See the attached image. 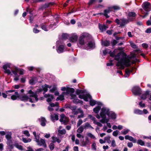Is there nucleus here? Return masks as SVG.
Instances as JSON below:
<instances>
[{"instance_id": "nucleus-6", "label": "nucleus", "mask_w": 151, "mask_h": 151, "mask_svg": "<svg viewBox=\"0 0 151 151\" xmlns=\"http://www.w3.org/2000/svg\"><path fill=\"white\" fill-rule=\"evenodd\" d=\"M143 9L146 12H148L151 10V6L150 3L148 2H145L142 5Z\"/></svg>"}, {"instance_id": "nucleus-20", "label": "nucleus", "mask_w": 151, "mask_h": 151, "mask_svg": "<svg viewBox=\"0 0 151 151\" xmlns=\"http://www.w3.org/2000/svg\"><path fill=\"white\" fill-rule=\"evenodd\" d=\"M150 91H146L145 93L142 94L141 96V99L143 100H145L147 96L149 95Z\"/></svg>"}, {"instance_id": "nucleus-55", "label": "nucleus", "mask_w": 151, "mask_h": 151, "mask_svg": "<svg viewBox=\"0 0 151 151\" xmlns=\"http://www.w3.org/2000/svg\"><path fill=\"white\" fill-rule=\"evenodd\" d=\"M134 113H143L142 111L139 109H135L134 110Z\"/></svg>"}, {"instance_id": "nucleus-17", "label": "nucleus", "mask_w": 151, "mask_h": 151, "mask_svg": "<svg viewBox=\"0 0 151 151\" xmlns=\"http://www.w3.org/2000/svg\"><path fill=\"white\" fill-rule=\"evenodd\" d=\"M12 133L11 132H9L7 134H6L5 137L6 139H7V142H8V143H12V141L11 139L12 137Z\"/></svg>"}, {"instance_id": "nucleus-53", "label": "nucleus", "mask_w": 151, "mask_h": 151, "mask_svg": "<svg viewBox=\"0 0 151 151\" xmlns=\"http://www.w3.org/2000/svg\"><path fill=\"white\" fill-rule=\"evenodd\" d=\"M87 135L91 139H96V138L95 136L91 133H88L87 134Z\"/></svg>"}, {"instance_id": "nucleus-37", "label": "nucleus", "mask_w": 151, "mask_h": 151, "mask_svg": "<svg viewBox=\"0 0 151 151\" xmlns=\"http://www.w3.org/2000/svg\"><path fill=\"white\" fill-rule=\"evenodd\" d=\"M14 146L18 148L19 150H23V148L22 146L19 145L18 144H15L14 145Z\"/></svg>"}, {"instance_id": "nucleus-14", "label": "nucleus", "mask_w": 151, "mask_h": 151, "mask_svg": "<svg viewBox=\"0 0 151 151\" xmlns=\"http://www.w3.org/2000/svg\"><path fill=\"white\" fill-rule=\"evenodd\" d=\"M65 49V46L63 45H60L57 49V52L58 53H61L64 52Z\"/></svg>"}, {"instance_id": "nucleus-61", "label": "nucleus", "mask_w": 151, "mask_h": 151, "mask_svg": "<svg viewBox=\"0 0 151 151\" xmlns=\"http://www.w3.org/2000/svg\"><path fill=\"white\" fill-rule=\"evenodd\" d=\"M33 32L35 33H39L40 32V31L37 29L36 28H34L33 29Z\"/></svg>"}, {"instance_id": "nucleus-35", "label": "nucleus", "mask_w": 151, "mask_h": 151, "mask_svg": "<svg viewBox=\"0 0 151 151\" xmlns=\"http://www.w3.org/2000/svg\"><path fill=\"white\" fill-rule=\"evenodd\" d=\"M64 99V96L63 95H60L59 97H57L56 99V101L59 100L63 101Z\"/></svg>"}, {"instance_id": "nucleus-47", "label": "nucleus", "mask_w": 151, "mask_h": 151, "mask_svg": "<svg viewBox=\"0 0 151 151\" xmlns=\"http://www.w3.org/2000/svg\"><path fill=\"white\" fill-rule=\"evenodd\" d=\"M59 106L58 105V103H57V108L55 109V110L56 111H60L61 112H63L65 110L63 108L60 109H58Z\"/></svg>"}, {"instance_id": "nucleus-23", "label": "nucleus", "mask_w": 151, "mask_h": 151, "mask_svg": "<svg viewBox=\"0 0 151 151\" xmlns=\"http://www.w3.org/2000/svg\"><path fill=\"white\" fill-rule=\"evenodd\" d=\"M51 119L52 121L58 119V116L56 114H52L51 115Z\"/></svg>"}, {"instance_id": "nucleus-34", "label": "nucleus", "mask_w": 151, "mask_h": 151, "mask_svg": "<svg viewBox=\"0 0 151 151\" xmlns=\"http://www.w3.org/2000/svg\"><path fill=\"white\" fill-rule=\"evenodd\" d=\"M22 141L25 143H28L30 142L32 139L30 138H22Z\"/></svg>"}, {"instance_id": "nucleus-63", "label": "nucleus", "mask_w": 151, "mask_h": 151, "mask_svg": "<svg viewBox=\"0 0 151 151\" xmlns=\"http://www.w3.org/2000/svg\"><path fill=\"white\" fill-rule=\"evenodd\" d=\"M111 146L113 147H114L116 146V142L114 140H113L112 141Z\"/></svg>"}, {"instance_id": "nucleus-2", "label": "nucleus", "mask_w": 151, "mask_h": 151, "mask_svg": "<svg viewBox=\"0 0 151 151\" xmlns=\"http://www.w3.org/2000/svg\"><path fill=\"white\" fill-rule=\"evenodd\" d=\"M86 90L76 89V93L77 95H78V97L80 99H83L85 101H88V99L91 98V96L89 93L83 94L86 93Z\"/></svg>"}, {"instance_id": "nucleus-56", "label": "nucleus", "mask_w": 151, "mask_h": 151, "mask_svg": "<svg viewBox=\"0 0 151 151\" xmlns=\"http://www.w3.org/2000/svg\"><path fill=\"white\" fill-rule=\"evenodd\" d=\"M49 147L50 150H53L54 148V145L53 143H51L49 145Z\"/></svg>"}, {"instance_id": "nucleus-9", "label": "nucleus", "mask_w": 151, "mask_h": 151, "mask_svg": "<svg viewBox=\"0 0 151 151\" xmlns=\"http://www.w3.org/2000/svg\"><path fill=\"white\" fill-rule=\"evenodd\" d=\"M136 16V14L134 12H129L128 14V16L129 17L128 18V19L130 22L133 21L135 19Z\"/></svg>"}, {"instance_id": "nucleus-62", "label": "nucleus", "mask_w": 151, "mask_h": 151, "mask_svg": "<svg viewBox=\"0 0 151 151\" xmlns=\"http://www.w3.org/2000/svg\"><path fill=\"white\" fill-rule=\"evenodd\" d=\"M96 1V0H89V1L88 3V5L90 6L91 5Z\"/></svg>"}, {"instance_id": "nucleus-57", "label": "nucleus", "mask_w": 151, "mask_h": 151, "mask_svg": "<svg viewBox=\"0 0 151 151\" xmlns=\"http://www.w3.org/2000/svg\"><path fill=\"white\" fill-rule=\"evenodd\" d=\"M23 133L27 137H29L30 135L28 131L27 130H25L23 132Z\"/></svg>"}, {"instance_id": "nucleus-43", "label": "nucleus", "mask_w": 151, "mask_h": 151, "mask_svg": "<svg viewBox=\"0 0 151 151\" xmlns=\"http://www.w3.org/2000/svg\"><path fill=\"white\" fill-rule=\"evenodd\" d=\"M19 96H16L15 95H13L11 96V98L12 100H16L17 98H19Z\"/></svg>"}, {"instance_id": "nucleus-29", "label": "nucleus", "mask_w": 151, "mask_h": 151, "mask_svg": "<svg viewBox=\"0 0 151 151\" xmlns=\"http://www.w3.org/2000/svg\"><path fill=\"white\" fill-rule=\"evenodd\" d=\"M52 142L53 143H55L57 142L58 143H59L61 141V140L60 139L57 137H52Z\"/></svg>"}, {"instance_id": "nucleus-11", "label": "nucleus", "mask_w": 151, "mask_h": 151, "mask_svg": "<svg viewBox=\"0 0 151 151\" xmlns=\"http://www.w3.org/2000/svg\"><path fill=\"white\" fill-rule=\"evenodd\" d=\"M37 145L40 146H42L44 147H47V145L45 143V140L42 139H41L40 140H39L38 139L37 140Z\"/></svg>"}, {"instance_id": "nucleus-8", "label": "nucleus", "mask_w": 151, "mask_h": 151, "mask_svg": "<svg viewBox=\"0 0 151 151\" xmlns=\"http://www.w3.org/2000/svg\"><path fill=\"white\" fill-rule=\"evenodd\" d=\"M60 121L61 122H63V124L65 125L68 124L69 122V119L68 118L65 116L63 114H62L61 115Z\"/></svg>"}, {"instance_id": "nucleus-30", "label": "nucleus", "mask_w": 151, "mask_h": 151, "mask_svg": "<svg viewBox=\"0 0 151 151\" xmlns=\"http://www.w3.org/2000/svg\"><path fill=\"white\" fill-rule=\"evenodd\" d=\"M73 102L75 104H83V101H82L76 98L74 100H73Z\"/></svg>"}, {"instance_id": "nucleus-42", "label": "nucleus", "mask_w": 151, "mask_h": 151, "mask_svg": "<svg viewBox=\"0 0 151 151\" xmlns=\"http://www.w3.org/2000/svg\"><path fill=\"white\" fill-rule=\"evenodd\" d=\"M129 131L128 129H125L121 132V134H122L125 135Z\"/></svg>"}, {"instance_id": "nucleus-24", "label": "nucleus", "mask_w": 151, "mask_h": 151, "mask_svg": "<svg viewBox=\"0 0 151 151\" xmlns=\"http://www.w3.org/2000/svg\"><path fill=\"white\" fill-rule=\"evenodd\" d=\"M46 22L42 23L40 24V26L42 29L45 31H47L48 29L47 27V26L46 25Z\"/></svg>"}, {"instance_id": "nucleus-45", "label": "nucleus", "mask_w": 151, "mask_h": 151, "mask_svg": "<svg viewBox=\"0 0 151 151\" xmlns=\"http://www.w3.org/2000/svg\"><path fill=\"white\" fill-rule=\"evenodd\" d=\"M76 108L77 107L76 106H72L70 105L69 109L72 110L73 111V113L75 111V110H76Z\"/></svg>"}, {"instance_id": "nucleus-7", "label": "nucleus", "mask_w": 151, "mask_h": 151, "mask_svg": "<svg viewBox=\"0 0 151 151\" xmlns=\"http://www.w3.org/2000/svg\"><path fill=\"white\" fill-rule=\"evenodd\" d=\"M100 114L115 113L113 111H111L109 108L103 107L101 109Z\"/></svg>"}, {"instance_id": "nucleus-41", "label": "nucleus", "mask_w": 151, "mask_h": 151, "mask_svg": "<svg viewBox=\"0 0 151 151\" xmlns=\"http://www.w3.org/2000/svg\"><path fill=\"white\" fill-rule=\"evenodd\" d=\"M137 143L141 146L145 145V142L141 139H139L137 140Z\"/></svg>"}, {"instance_id": "nucleus-13", "label": "nucleus", "mask_w": 151, "mask_h": 151, "mask_svg": "<svg viewBox=\"0 0 151 151\" xmlns=\"http://www.w3.org/2000/svg\"><path fill=\"white\" fill-rule=\"evenodd\" d=\"M99 28L101 32H103L105 31L106 29L108 28V27L106 26L105 24L102 25L99 23L98 25Z\"/></svg>"}, {"instance_id": "nucleus-36", "label": "nucleus", "mask_w": 151, "mask_h": 151, "mask_svg": "<svg viewBox=\"0 0 151 151\" xmlns=\"http://www.w3.org/2000/svg\"><path fill=\"white\" fill-rule=\"evenodd\" d=\"M26 11L27 12H28L30 14V15H33V14L32 13L33 11V9L29 8H27L26 9Z\"/></svg>"}, {"instance_id": "nucleus-15", "label": "nucleus", "mask_w": 151, "mask_h": 151, "mask_svg": "<svg viewBox=\"0 0 151 151\" xmlns=\"http://www.w3.org/2000/svg\"><path fill=\"white\" fill-rule=\"evenodd\" d=\"M122 22L120 24V27H122L124 26L126 24L129 22V20L124 18H122L121 19Z\"/></svg>"}, {"instance_id": "nucleus-40", "label": "nucleus", "mask_w": 151, "mask_h": 151, "mask_svg": "<svg viewBox=\"0 0 151 151\" xmlns=\"http://www.w3.org/2000/svg\"><path fill=\"white\" fill-rule=\"evenodd\" d=\"M68 37V35L66 33H63L62 35V38L63 39L66 40Z\"/></svg>"}, {"instance_id": "nucleus-50", "label": "nucleus", "mask_w": 151, "mask_h": 151, "mask_svg": "<svg viewBox=\"0 0 151 151\" xmlns=\"http://www.w3.org/2000/svg\"><path fill=\"white\" fill-rule=\"evenodd\" d=\"M111 9H113L114 10H119L120 9V7L117 6H114L112 7H111Z\"/></svg>"}, {"instance_id": "nucleus-60", "label": "nucleus", "mask_w": 151, "mask_h": 151, "mask_svg": "<svg viewBox=\"0 0 151 151\" xmlns=\"http://www.w3.org/2000/svg\"><path fill=\"white\" fill-rule=\"evenodd\" d=\"M4 72L5 73L7 74L8 75H12V74H11V72L10 70L9 69H7L6 70H4Z\"/></svg>"}, {"instance_id": "nucleus-59", "label": "nucleus", "mask_w": 151, "mask_h": 151, "mask_svg": "<svg viewBox=\"0 0 151 151\" xmlns=\"http://www.w3.org/2000/svg\"><path fill=\"white\" fill-rule=\"evenodd\" d=\"M70 96L71 97V99H73V100H74L76 97V95L74 94H73L72 93H70Z\"/></svg>"}, {"instance_id": "nucleus-58", "label": "nucleus", "mask_w": 151, "mask_h": 151, "mask_svg": "<svg viewBox=\"0 0 151 151\" xmlns=\"http://www.w3.org/2000/svg\"><path fill=\"white\" fill-rule=\"evenodd\" d=\"M130 45L133 48L136 49L137 48V46L134 43H131Z\"/></svg>"}, {"instance_id": "nucleus-12", "label": "nucleus", "mask_w": 151, "mask_h": 151, "mask_svg": "<svg viewBox=\"0 0 151 151\" xmlns=\"http://www.w3.org/2000/svg\"><path fill=\"white\" fill-rule=\"evenodd\" d=\"M90 142L87 137L85 138V140H83L81 142V146L83 147L86 146L87 145H89Z\"/></svg>"}, {"instance_id": "nucleus-52", "label": "nucleus", "mask_w": 151, "mask_h": 151, "mask_svg": "<svg viewBox=\"0 0 151 151\" xmlns=\"http://www.w3.org/2000/svg\"><path fill=\"white\" fill-rule=\"evenodd\" d=\"M15 70H12V72L15 76H17V71H19V69L18 68H16Z\"/></svg>"}, {"instance_id": "nucleus-26", "label": "nucleus", "mask_w": 151, "mask_h": 151, "mask_svg": "<svg viewBox=\"0 0 151 151\" xmlns=\"http://www.w3.org/2000/svg\"><path fill=\"white\" fill-rule=\"evenodd\" d=\"M75 91V89L73 88H70L69 87H67V91L66 92L67 94H69L70 93H73Z\"/></svg>"}, {"instance_id": "nucleus-46", "label": "nucleus", "mask_w": 151, "mask_h": 151, "mask_svg": "<svg viewBox=\"0 0 151 151\" xmlns=\"http://www.w3.org/2000/svg\"><path fill=\"white\" fill-rule=\"evenodd\" d=\"M58 132L59 133L61 134H64L66 133V131L65 129H63L61 130H59Z\"/></svg>"}, {"instance_id": "nucleus-3", "label": "nucleus", "mask_w": 151, "mask_h": 151, "mask_svg": "<svg viewBox=\"0 0 151 151\" xmlns=\"http://www.w3.org/2000/svg\"><path fill=\"white\" fill-rule=\"evenodd\" d=\"M106 114L112 119H115L116 117V114H97L96 116L98 119L101 118L100 122L103 123H107L109 121V120L106 118Z\"/></svg>"}, {"instance_id": "nucleus-33", "label": "nucleus", "mask_w": 151, "mask_h": 151, "mask_svg": "<svg viewBox=\"0 0 151 151\" xmlns=\"http://www.w3.org/2000/svg\"><path fill=\"white\" fill-rule=\"evenodd\" d=\"M84 129L83 126H81V127H80L77 130V132L79 133H82L83 130V129Z\"/></svg>"}, {"instance_id": "nucleus-16", "label": "nucleus", "mask_w": 151, "mask_h": 151, "mask_svg": "<svg viewBox=\"0 0 151 151\" xmlns=\"http://www.w3.org/2000/svg\"><path fill=\"white\" fill-rule=\"evenodd\" d=\"M39 121L42 126L44 127L45 126L46 120L43 117H41L39 119Z\"/></svg>"}, {"instance_id": "nucleus-28", "label": "nucleus", "mask_w": 151, "mask_h": 151, "mask_svg": "<svg viewBox=\"0 0 151 151\" xmlns=\"http://www.w3.org/2000/svg\"><path fill=\"white\" fill-rule=\"evenodd\" d=\"M110 42L109 40H105L102 42V45L105 47H108L110 45Z\"/></svg>"}, {"instance_id": "nucleus-4", "label": "nucleus", "mask_w": 151, "mask_h": 151, "mask_svg": "<svg viewBox=\"0 0 151 151\" xmlns=\"http://www.w3.org/2000/svg\"><path fill=\"white\" fill-rule=\"evenodd\" d=\"M90 35L87 33H84L81 36L79 39V43L81 45H83L85 44L84 39L85 38L89 37Z\"/></svg>"}, {"instance_id": "nucleus-27", "label": "nucleus", "mask_w": 151, "mask_h": 151, "mask_svg": "<svg viewBox=\"0 0 151 151\" xmlns=\"http://www.w3.org/2000/svg\"><path fill=\"white\" fill-rule=\"evenodd\" d=\"M101 109V106H97L93 109V111L95 114L98 113Z\"/></svg>"}, {"instance_id": "nucleus-38", "label": "nucleus", "mask_w": 151, "mask_h": 151, "mask_svg": "<svg viewBox=\"0 0 151 151\" xmlns=\"http://www.w3.org/2000/svg\"><path fill=\"white\" fill-rule=\"evenodd\" d=\"M108 9H106L104 11V13L107 14L108 13H109L111 12L112 10H111V8L110 7H109L108 8Z\"/></svg>"}, {"instance_id": "nucleus-39", "label": "nucleus", "mask_w": 151, "mask_h": 151, "mask_svg": "<svg viewBox=\"0 0 151 151\" xmlns=\"http://www.w3.org/2000/svg\"><path fill=\"white\" fill-rule=\"evenodd\" d=\"M83 113V111L81 110V108H79L78 109L76 108L75 111L73 113Z\"/></svg>"}, {"instance_id": "nucleus-64", "label": "nucleus", "mask_w": 151, "mask_h": 151, "mask_svg": "<svg viewBox=\"0 0 151 151\" xmlns=\"http://www.w3.org/2000/svg\"><path fill=\"white\" fill-rule=\"evenodd\" d=\"M83 123V121L81 119H79L77 124V127H79Z\"/></svg>"}, {"instance_id": "nucleus-22", "label": "nucleus", "mask_w": 151, "mask_h": 151, "mask_svg": "<svg viewBox=\"0 0 151 151\" xmlns=\"http://www.w3.org/2000/svg\"><path fill=\"white\" fill-rule=\"evenodd\" d=\"M78 36L77 35H73L70 37L69 40L70 42H76L78 39Z\"/></svg>"}, {"instance_id": "nucleus-51", "label": "nucleus", "mask_w": 151, "mask_h": 151, "mask_svg": "<svg viewBox=\"0 0 151 151\" xmlns=\"http://www.w3.org/2000/svg\"><path fill=\"white\" fill-rule=\"evenodd\" d=\"M118 42L116 40H113L112 41L111 43L113 47L115 46Z\"/></svg>"}, {"instance_id": "nucleus-54", "label": "nucleus", "mask_w": 151, "mask_h": 151, "mask_svg": "<svg viewBox=\"0 0 151 151\" xmlns=\"http://www.w3.org/2000/svg\"><path fill=\"white\" fill-rule=\"evenodd\" d=\"M50 98H48L47 99L46 101L48 102H51L54 99L53 96L52 95L50 96Z\"/></svg>"}, {"instance_id": "nucleus-32", "label": "nucleus", "mask_w": 151, "mask_h": 151, "mask_svg": "<svg viewBox=\"0 0 151 151\" xmlns=\"http://www.w3.org/2000/svg\"><path fill=\"white\" fill-rule=\"evenodd\" d=\"M41 87L42 88V89H43V90L45 92H46L47 91V88L48 87V86L47 85L45 84L44 86H42Z\"/></svg>"}, {"instance_id": "nucleus-18", "label": "nucleus", "mask_w": 151, "mask_h": 151, "mask_svg": "<svg viewBox=\"0 0 151 151\" xmlns=\"http://www.w3.org/2000/svg\"><path fill=\"white\" fill-rule=\"evenodd\" d=\"M29 99V97L26 95L23 96H20L19 97V99L21 101L24 102H26L28 101Z\"/></svg>"}, {"instance_id": "nucleus-25", "label": "nucleus", "mask_w": 151, "mask_h": 151, "mask_svg": "<svg viewBox=\"0 0 151 151\" xmlns=\"http://www.w3.org/2000/svg\"><path fill=\"white\" fill-rule=\"evenodd\" d=\"M36 78L35 77L32 78L29 81V83L31 85L35 84L37 82Z\"/></svg>"}, {"instance_id": "nucleus-10", "label": "nucleus", "mask_w": 151, "mask_h": 151, "mask_svg": "<svg viewBox=\"0 0 151 151\" xmlns=\"http://www.w3.org/2000/svg\"><path fill=\"white\" fill-rule=\"evenodd\" d=\"M53 4V3L51 2L48 3H46L44 4H43L40 6L38 8V10H43L44 9L48 8L50 5H52Z\"/></svg>"}, {"instance_id": "nucleus-21", "label": "nucleus", "mask_w": 151, "mask_h": 151, "mask_svg": "<svg viewBox=\"0 0 151 151\" xmlns=\"http://www.w3.org/2000/svg\"><path fill=\"white\" fill-rule=\"evenodd\" d=\"M133 71V69H129L128 68H126L125 70V73L124 74V76L125 77H129L130 73L132 72Z\"/></svg>"}, {"instance_id": "nucleus-5", "label": "nucleus", "mask_w": 151, "mask_h": 151, "mask_svg": "<svg viewBox=\"0 0 151 151\" xmlns=\"http://www.w3.org/2000/svg\"><path fill=\"white\" fill-rule=\"evenodd\" d=\"M132 92L136 96L140 95L142 93L141 89L139 86H137L134 87L132 90Z\"/></svg>"}, {"instance_id": "nucleus-49", "label": "nucleus", "mask_w": 151, "mask_h": 151, "mask_svg": "<svg viewBox=\"0 0 151 151\" xmlns=\"http://www.w3.org/2000/svg\"><path fill=\"white\" fill-rule=\"evenodd\" d=\"M12 143H8V142H7V144L8 145V148L10 150L12 149L14 147L13 145L11 144Z\"/></svg>"}, {"instance_id": "nucleus-48", "label": "nucleus", "mask_w": 151, "mask_h": 151, "mask_svg": "<svg viewBox=\"0 0 151 151\" xmlns=\"http://www.w3.org/2000/svg\"><path fill=\"white\" fill-rule=\"evenodd\" d=\"M129 140L131 141L133 143H135L137 142V139H134L133 137L131 136H130L129 139Z\"/></svg>"}, {"instance_id": "nucleus-1", "label": "nucleus", "mask_w": 151, "mask_h": 151, "mask_svg": "<svg viewBox=\"0 0 151 151\" xmlns=\"http://www.w3.org/2000/svg\"><path fill=\"white\" fill-rule=\"evenodd\" d=\"M127 55L126 53L123 51H121L119 52L115 58V60L118 61L116 64L117 67L121 66V68L124 69V65L127 67L130 66V60L126 57Z\"/></svg>"}, {"instance_id": "nucleus-44", "label": "nucleus", "mask_w": 151, "mask_h": 151, "mask_svg": "<svg viewBox=\"0 0 151 151\" xmlns=\"http://www.w3.org/2000/svg\"><path fill=\"white\" fill-rule=\"evenodd\" d=\"M95 45V43H93L91 41H90L89 42L88 44V46L92 48L93 47V46Z\"/></svg>"}, {"instance_id": "nucleus-31", "label": "nucleus", "mask_w": 151, "mask_h": 151, "mask_svg": "<svg viewBox=\"0 0 151 151\" xmlns=\"http://www.w3.org/2000/svg\"><path fill=\"white\" fill-rule=\"evenodd\" d=\"M90 99V101H89L90 105L91 106H93L96 103V101L92 99V97H91V98L89 99Z\"/></svg>"}, {"instance_id": "nucleus-19", "label": "nucleus", "mask_w": 151, "mask_h": 151, "mask_svg": "<svg viewBox=\"0 0 151 151\" xmlns=\"http://www.w3.org/2000/svg\"><path fill=\"white\" fill-rule=\"evenodd\" d=\"M43 17H48L49 16H52L51 12L49 10H47L46 11H45L43 13Z\"/></svg>"}]
</instances>
